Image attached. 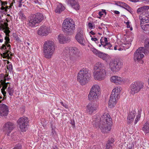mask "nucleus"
Returning <instances> with one entry per match:
<instances>
[{
	"mask_svg": "<svg viewBox=\"0 0 149 149\" xmlns=\"http://www.w3.org/2000/svg\"><path fill=\"white\" fill-rule=\"evenodd\" d=\"M65 1L66 3L68 4H70L71 6L76 2L75 0H65Z\"/></svg>",
	"mask_w": 149,
	"mask_h": 149,
	"instance_id": "41",
	"label": "nucleus"
},
{
	"mask_svg": "<svg viewBox=\"0 0 149 149\" xmlns=\"http://www.w3.org/2000/svg\"><path fill=\"white\" fill-rule=\"evenodd\" d=\"M1 7L0 9L4 11L7 12L8 9L10 10L11 9L12 5L8 6H7V3L6 1H1Z\"/></svg>",
	"mask_w": 149,
	"mask_h": 149,
	"instance_id": "25",
	"label": "nucleus"
},
{
	"mask_svg": "<svg viewBox=\"0 0 149 149\" xmlns=\"http://www.w3.org/2000/svg\"><path fill=\"white\" fill-rule=\"evenodd\" d=\"M8 25L6 22H4V25L2 26L3 28V30H4V32L6 33V35L7 36H8L9 33L10 31L9 29V28L8 27Z\"/></svg>",
	"mask_w": 149,
	"mask_h": 149,
	"instance_id": "29",
	"label": "nucleus"
},
{
	"mask_svg": "<svg viewBox=\"0 0 149 149\" xmlns=\"http://www.w3.org/2000/svg\"><path fill=\"white\" fill-rule=\"evenodd\" d=\"M10 79H10V78H9V77L6 78V80H7V81H9V80Z\"/></svg>",
	"mask_w": 149,
	"mask_h": 149,
	"instance_id": "62",
	"label": "nucleus"
},
{
	"mask_svg": "<svg viewBox=\"0 0 149 149\" xmlns=\"http://www.w3.org/2000/svg\"><path fill=\"white\" fill-rule=\"evenodd\" d=\"M119 44V43L116 44L114 48V49L115 50H118L119 51H121L123 50V49L121 47H120Z\"/></svg>",
	"mask_w": 149,
	"mask_h": 149,
	"instance_id": "40",
	"label": "nucleus"
},
{
	"mask_svg": "<svg viewBox=\"0 0 149 149\" xmlns=\"http://www.w3.org/2000/svg\"><path fill=\"white\" fill-rule=\"evenodd\" d=\"M75 25L71 19H66L62 24V29L63 31L68 33H72L74 30Z\"/></svg>",
	"mask_w": 149,
	"mask_h": 149,
	"instance_id": "9",
	"label": "nucleus"
},
{
	"mask_svg": "<svg viewBox=\"0 0 149 149\" xmlns=\"http://www.w3.org/2000/svg\"><path fill=\"white\" fill-rule=\"evenodd\" d=\"M118 98V97L111 95L109 102V107L112 108L114 107L117 103V100Z\"/></svg>",
	"mask_w": 149,
	"mask_h": 149,
	"instance_id": "23",
	"label": "nucleus"
},
{
	"mask_svg": "<svg viewBox=\"0 0 149 149\" xmlns=\"http://www.w3.org/2000/svg\"><path fill=\"white\" fill-rule=\"evenodd\" d=\"M120 6L125 8L127 10H128L130 9V7L129 6L125 3L122 2H120Z\"/></svg>",
	"mask_w": 149,
	"mask_h": 149,
	"instance_id": "35",
	"label": "nucleus"
},
{
	"mask_svg": "<svg viewBox=\"0 0 149 149\" xmlns=\"http://www.w3.org/2000/svg\"><path fill=\"white\" fill-rule=\"evenodd\" d=\"M110 80L111 82L117 85L120 84L124 82L123 78L116 75L111 77L110 78Z\"/></svg>",
	"mask_w": 149,
	"mask_h": 149,
	"instance_id": "19",
	"label": "nucleus"
},
{
	"mask_svg": "<svg viewBox=\"0 0 149 149\" xmlns=\"http://www.w3.org/2000/svg\"><path fill=\"white\" fill-rule=\"evenodd\" d=\"M13 149H21V146L20 145L17 146L15 147Z\"/></svg>",
	"mask_w": 149,
	"mask_h": 149,
	"instance_id": "53",
	"label": "nucleus"
},
{
	"mask_svg": "<svg viewBox=\"0 0 149 149\" xmlns=\"http://www.w3.org/2000/svg\"><path fill=\"white\" fill-rule=\"evenodd\" d=\"M84 33L83 29L79 28L77 30L75 38L77 41L82 45H84L85 40L84 38Z\"/></svg>",
	"mask_w": 149,
	"mask_h": 149,
	"instance_id": "14",
	"label": "nucleus"
},
{
	"mask_svg": "<svg viewBox=\"0 0 149 149\" xmlns=\"http://www.w3.org/2000/svg\"><path fill=\"white\" fill-rule=\"evenodd\" d=\"M3 25H4V23L3 24L1 25V27L0 26V30H1L2 29V30H3V28L2 27V26Z\"/></svg>",
	"mask_w": 149,
	"mask_h": 149,
	"instance_id": "60",
	"label": "nucleus"
},
{
	"mask_svg": "<svg viewBox=\"0 0 149 149\" xmlns=\"http://www.w3.org/2000/svg\"><path fill=\"white\" fill-rule=\"evenodd\" d=\"M34 2L38 4H40L41 3V0H35Z\"/></svg>",
	"mask_w": 149,
	"mask_h": 149,
	"instance_id": "49",
	"label": "nucleus"
},
{
	"mask_svg": "<svg viewBox=\"0 0 149 149\" xmlns=\"http://www.w3.org/2000/svg\"><path fill=\"white\" fill-rule=\"evenodd\" d=\"M43 55L46 58H52L54 53L55 46L54 42L47 40L45 41L43 45Z\"/></svg>",
	"mask_w": 149,
	"mask_h": 149,
	"instance_id": "4",
	"label": "nucleus"
},
{
	"mask_svg": "<svg viewBox=\"0 0 149 149\" xmlns=\"http://www.w3.org/2000/svg\"><path fill=\"white\" fill-rule=\"evenodd\" d=\"M112 46L111 44L109 43H108L103 47L105 49H112V48H111L112 47Z\"/></svg>",
	"mask_w": 149,
	"mask_h": 149,
	"instance_id": "43",
	"label": "nucleus"
},
{
	"mask_svg": "<svg viewBox=\"0 0 149 149\" xmlns=\"http://www.w3.org/2000/svg\"><path fill=\"white\" fill-rule=\"evenodd\" d=\"M55 131L54 130V128H52L51 132V133L52 134L54 135L55 134Z\"/></svg>",
	"mask_w": 149,
	"mask_h": 149,
	"instance_id": "52",
	"label": "nucleus"
},
{
	"mask_svg": "<svg viewBox=\"0 0 149 149\" xmlns=\"http://www.w3.org/2000/svg\"><path fill=\"white\" fill-rule=\"evenodd\" d=\"M79 53L78 49L76 47H67L65 48L63 53V58L67 61L70 62L73 61L74 59V58L71 55V54L77 56Z\"/></svg>",
	"mask_w": 149,
	"mask_h": 149,
	"instance_id": "5",
	"label": "nucleus"
},
{
	"mask_svg": "<svg viewBox=\"0 0 149 149\" xmlns=\"http://www.w3.org/2000/svg\"><path fill=\"white\" fill-rule=\"evenodd\" d=\"M144 87V83L142 81H136L132 82L130 85L128 92L130 95H134L140 91Z\"/></svg>",
	"mask_w": 149,
	"mask_h": 149,
	"instance_id": "8",
	"label": "nucleus"
},
{
	"mask_svg": "<svg viewBox=\"0 0 149 149\" xmlns=\"http://www.w3.org/2000/svg\"><path fill=\"white\" fill-rule=\"evenodd\" d=\"M90 76L88 69L83 68L79 71L78 74L77 80L81 85H85L89 81Z\"/></svg>",
	"mask_w": 149,
	"mask_h": 149,
	"instance_id": "7",
	"label": "nucleus"
},
{
	"mask_svg": "<svg viewBox=\"0 0 149 149\" xmlns=\"http://www.w3.org/2000/svg\"><path fill=\"white\" fill-rule=\"evenodd\" d=\"M138 115L136 116V118L135 120V121L134 122L135 124H136L139 120L141 116V114L142 111V108L139 107V108H138Z\"/></svg>",
	"mask_w": 149,
	"mask_h": 149,
	"instance_id": "31",
	"label": "nucleus"
},
{
	"mask_svg": "<svg viewBox=\"0 0 149 149\" xmlns=\"http://www.w3.org/2000/svg\"><path fill=\"white\" fill-rule=\"evenodd\" d=\"M144 49L147 53L149 52V38L145 40Z\"/></svg>",
	"mask_w": 149,
	"mask_h": 149,
	"instance_id": "32",
	"label": "nucleus"
},
{
	"mask_svg": "<svg viewBox=\"0 0 149 149\" xmlns=\"http://www.w3.org/2000/svg\"><path fill=\"white\" fill-rule=\"evenodd\" d=\"M90 33L92 35H94L95 34V33L93 32L92 31H91L90 32Z\"/></svg>",
	"mask_w": 149,
	"mask_h": 149,
	"instance_id": "61",
	"label": "nucleus"
},
{
	"mask_svg": "<svg viewBox=\"0 0 149 149\" xmlns=\"http://www.w3.org/2000/svg\"><path fill=\"white\" fill-rule=\"evenodd\" d=\"M149 9L148 6H143L139 8L137 12L140 14L139 19L140 20L141 27L144 31L149 34V14L146 13Z\"/></svg>",
	"mask_w": 149,
	"mask_h": 149,
	"instance_id": "2",
	"label": "nucleus"
},
{
	"mask_svg": "<svg viewBox=\"0 0 149 149\" xmlns=\"http://www.w3.org/2000/svg\"><path fill=\"white\" fill-rule=\"evenodd\" d=\"M2 97L0 96V99H2ZM5 99V98L4 97H3V99L1 100H0V103L4 99Z\"/></svg>",
	"mask_w": 149,
	"mask_h": 149,
	"instance_id": "58",
	"label": "nucleus"
},
{
	"mask_svg": "<svg viewBox=\"0 0 149 149\" xmlns=\"http://www.w3.org/2000/svg\"><path fill=\"white\" fill-rule=\"evenodd\" d=\"M128 11H129L130 13L131 14H132V13H133V11H132V10L130 9H130L129 10H128Z\"/></svg>",
	"mask_w": 149,
	"mask_h": 149,
	"instance_id": "59",
	"label": "nucleus"
},
{
	"mask_svg": "<svg viewBox=\"0 0 149 149\" xmlns=\"http://www.w3.org/2000/svg\"><path fill=\"white\" fill-rule=\"evenodd\" d=\"M22 2H18V6L19 7L21 8L22 7Z\"/></svg>",
	"mask_w": 149,
	"mask_h": 149,
	"instance_id": "55",
	"label": "nucleus"
},
{
	"mask_svg": "<svg viewBox=\"0 0 149 149\" xmlns=\"http://www.w3.org/2000/svg\"><path fill=\"white\" fill-rule=\"evenodd\" d=\"M50 28L45 26H41L37 31V34L41 36H46L50 33Z\"/></svg>",
	"mask_w": 149,
	"mask_h": 149,
	"instance_id": "17",
	"label": "nucleus"
},
{
	"mask_svg": "<svg viewBox=\"0 0 149 149\" xmlns=\"http://www.w3.org/2000/svg\"><path fill=\"white\" fill-rule=\"evenodd\" d=\"M8 108L4 104H0V114L1 116H6L8 113Z\"/></svg>",
	"mask_w": 149,
	"mask_h": 149,
	"instance_id": "20",
	"label": "nucleus"
},
{
	"mask_svg": "<svg viewBox=\"0 0 149 149\" xmlns=\"http://www.w3.org/2000/svg\"><path fill=\"white\" fill-rule=\"evenodd\" d=\"M19 128L22 132H26L28 127V120L27 117H23L19 118L17 121Z\"/></svg>",
	"mask_w": 149,
	"mask_h": 149,
	"instance_id": "12",
	"label": "nucleus"
},
{
	"mask_svg": "<svg viewBox=\"0 0 149 149\" xmlns=\"http://www.w3.org/2000/svg\"><path fill=\"white\" fill-rule=\"evenodd\" d=\"M127 25V28H130L131 26L130 25V22L129 21H127V22L125 23Z\"/></svg>",
	"mask_w": 149,
	"mask_h": 149,
	"instance_id": "50",
	"label": "nucleus"
},
{
	"mask_svg": "<svg viewBox=\"0 0 149 149\" xmlns=\"http://www.w3.org/2000/svg\"><path fill=\"white\" fill-rule=\"evenodd\" d=\"M8 92L9 95L10 96H12L14 93V89L10 87H9L8 88Z\"/></svg>",
	"mask_w": 149,
	"mask_h": 149,
	"instance_id": "39",
	"label": "nucleus"
},
{
	"mask_svg": "<svg viewBox=\"0 0 149 149\" xmlns=\"http://www.w3.org/2000/svg\"><path fill=\"white\" fill-rule=\"evenodd\" d=\"M91 40L93 41H95L96 43L97 41V39L95 38H91Z\"/></svg>",
	"mask_w": 149,
	"mask_h": 149,
	"instance_id": "51",
	"label": "nucleus"
},
{
	"mask_svg": "<svg viewBox=\"0 0 149 149\" xmlns=\"http://www.w3.org/2000/svg\"><path fill=\"white\" fill-rule=\"evenodd\" d=\"M120 87L117 86L113 89L111 95L118 97L120 93Z\"/></svg>",
	"mask_w": 149,
	"mask_h": 149,
	"instance_id": "26",
	"label": "nucleus"
},
{
	"mask_svg": "<svg viewBox=\"0 0 149 149\" xmlns=\"http://www.w3.org/2000/svg\"><path fill=\"white\" fill-rule=\"evenodd\" d=\"M71 6L77 10H79L80 8V5L79 3L76 2L72 5Z\"/></svg>",
	"mask_w": 149,
	"mask_h": 149,
	"instance_id": "37",
	"label": "nucleus"
},
{
	"mask_svg": "<svg viewBox=\"0 0 149 149\" xmlns=\"http://www.w3.org/2000/svg\"><path fill=\"white\" fill-rule=\"evenodd\" d=\"M65 7L61 3H58L56 7L55 12L56 13L59 14L65 9Z\"/></svg>",
	"mask_w": 149,
	"mask_h": 149,
	"instance_id": "27",
	"label": "nucleus"
},
{
	"mask_svg": "<svg viewBox=\"0 0 149 149\" xmlns=\"http://www.w3.org/2000/svg\"><path fill=\"white\" fill-rule=\"evenodd\" d=\"M100 41L101 44H99L98 45V46L100 47H101V45L104 47L108 43L107 38L106 37H102L100 39Z\"/></svg>",
	"mask_w": 149,
	"mask_h": 149,
	"instance_id": "30",
	"label": "nucleus"
},
{
	"mask_svg": "<svg viewBox=\"0 0 149 149\" xmlns=\"http://www.w3.org/2000/svg\"><path fill=\"white\" fill-rule=\"evenodd\" d=\"M109 61V68L112 72L115 73L120 70L122 66L121 63L111 60Z\"/></svg>",
	"mask_w": 149,
	"mask_h": 149,
	"instance_id": "13",
	"label": "nucleus"
},
{
	"mask_svg": "<svg viewBox=\"0 0 149 149\" xmlns=\"http://www.w3.org/2000/svg\"><path fill=\"white\" fill-rule=\"evenodd\" d=\"M104 64L101 62H98L95 65L93 73L94 79L96 80L102 81L107 77V71L105 68Z\"/></svg>",
	"mask_w": 149,
	"mask_h": 149,
	"instance_id": "3",
	"label": "nucleus"
},
{
	"mask_svg": "<svg viewBox=\"0 0 149 149\" xmlns=\"http://www.w3.org/2000/svg\"><path fill=\"white\" fill-rule=\"evenodd\" d=\"M5 40H6L5 41L6 45H3L1 47V49L4 50L7 49V50H6L5 52L3 53V54L5 57H9V54H8V52H10L9 50L10 49V44H8L10 42V38L9 37L6 36L5 38Z\"/></svg>",
	"mask_w": 149,
	"mask_h": 149,
	"instance_id": "15",
	"label": "nucleus"
},
{
	"mask_svg": "<svg viewBox=\"0 0 149 149\" xmlns=\"http://www.w3.org/2000/svg\"><path fill=\"white\" fill-rule=\"evenodd\" d=\"M93 126L96 128H100L102 132L107 133L111 130L112 122L109 114L105 113L101 118L93 116Z\"/></svg>",
	"mask_w": 149,
	"mask_h": 149,
	"instance_id": "1",
	"label": "nucleus"
},
{
	"mask_svg": "<svg viewBox=\"0 0 149 149\" xmlns=\"http://www.w3.org/2000/svg\"><path fill=\"white\" fill-rule=\"evenodd\" d=\"M100 94V88L98 85H93L91 89L90 92L88 95L89 100H94L97 99Z\"/></svg>",
	"mask_w": 149,
	"mask_h": 149,
	"instance_id": "10",
	"label": "nucleus"
},
{
	"mask_svg": "<svg viewBox=\"0 0 149 149\" xmlns=\"http://www.w3.org/2000/svg\"><path fill=\"white\" fill-rule=\"evenodd\" d=\"M23 0H18V2H22V1Z\"/></svg>",
	"mask_w": 149,
	"mask_h": 149,
	"instance_id": "63",
	"label": "nucleus"
},
{
	"mask_svg": "<svg viewBox=\"0 0 149 149\" xmlns=\"http://www.w3.org/2000/svg\"><path fill=\"white\" fill-rule=\"evenodd\" d=\"M103 12H99V15L101 16H102V15H104V14H106V12H105V10H102Z\"/></svg>",
	"mask_w": 149,
	"mask_h": 149,
	"instance_id": "47",
	"label": "nucleus"
},
{
	"mask_svg": "<svg viewBox=\"0 0 149 149\" xmlns=\"http://www.w3.org/2000/svg\"><path fill=\"white\" fill-rule=\"evenodd\" d=\"M97 56L107 63L111 60V57L108 54L101 52L98 53Z\"/></svg>",
	"mask_w": 149,
	"mask_h": 149,
	"instance_id": "22",
	"label": "nucleus"
},
{
	"mask_svg": "<svg viewBox=\"0 0 149 149\" xmlns=\"http://www.w3.org/2000/svg\"><path fill=\"white\" fill-rule=\"evenodd\" d=\"M98 104L91 103L88 104L86 107V111L88 114H93L98 109Z\"/></svg>",
	"mask_w": 149,
	"mask_h": 149,
	"instance_id": "16",
	"label": "nucleus"
},
{
	"mask_svg": "<svg viewBox=\"0 0 149 149\" xmlns=\"http://www.w3.org/2000/svg\"><path fill=\"white\" fill-rule=\"evenodd\" d=\"M3 127L4 131L9 133L15 127V125L13 123L8 122L4 124Z\"/></svg>",
	"mask_w": 149,
	"mask_h": 149,
	"instance_id": "18",
	"label": "nucleus"
},
{
	"mask_svg": "<svg viewBox=\"0 0 149 149\" xmlns=\"http://www.w3.org/2000/svg\"><path fill=\"white\" fill-rule=\"evenodd\" d=\"M44 19V16L42 13H40L32 15L29 17L27 25L31 27H34L36 25L39 24Z\"/></svg>",
	"mask_w": 149,
	"mask_h": 149,
	"instance_id": "6",
	"label": "nucleus"
},
{
	"mask_svg": "<svg viewBox=\"0 0 149 149\" xmlns=\"http://www.w3.org/2000/svg\"><path fill=\"white\" fill-rule=\"evenodd\" d=\"M57 39L59 42L61 44H64L66 42L67 39L63 34H60L58 37Z\"/></svg>",
	"mask_w": 149,
	"mask_h": 149,
	"instance_id": "28",
	"label": "nucleus"
},
{
	"mask_svg": "<svg viewBox=\"0 0 149 149\" xmlns=\"http://www.w3.org/2000/svg\"><path fill=\"white\" fill-rule=\"evenodd\" d=\"M143 130L146 133L149 132V125L148 124L145 125L143 128Z\"/></svg>",
	"mask_w": 149,
	"mask_h": 149,
	"instance_id": "38",
	"label": "nucleus"
},
{
	"mask_svg": "<svg viewBox=\"0 0 149 149\" xmlns=\"http://www.w3.org/2000/svg\"><path fill=\"white\" fill-rule=\"evenodd\" d=\"M147 53L144 50V47H140L136 50L134 54V59L135 62H141L143 63L142 59L144 57L143 54H146Z\"/></svg>",
	"mask_w": 149,
	"mask_h": 149,
	"instance_id": "11",
	"label": "nucleus"
},
{
	"mask_svg": "<svg viewBox=\"0 0 149 149\" xmlns=\"http://www.w3.org/2000/svg\"><path fill=\"white\" fill-rule=\"evenodd\" d=\"M114 13H115V14H119L120 13V12L117 10H115L114 11Z\"/></svg>",
	"mask_w": 149,
	"mask_h": 149,
	"instance_id": "56",
	"label": "nucleus"
},
{
	"mask_svg": "<svg viewBox=\"0 0 149 149\" xmlns=\"http://www.w3.org/2000/svg\"><path fill=\"white\" fill-rule=\"evenodd\" d=\"M132 40L130 39H126V40L123 43L120 42L119 45L120 47L123 49V50L129 48L131 46Z\"/></svg>",
	"mask_w": 149,
	"mask_h": 149,
	"instance_id": "21",
	"label": "nucleus"
},
{
	"mask_svg": "<svg viewBox=\"0 0 149 149\" xmlns=\"http://www.w3.org/2000/svg\"><path fill=\"white\" fill-rule=\"evenodd\" d=\"M113 145V141L112 140V141H111L109 140L106 144V149H112Z\"/></svg>",
	"mask_w": 149,
	"mask_h": 149,
	"instance_id": "34",
	"label": "nucleus"
},
{
	"mask_svg": "<svg viewBox=\"0 0 149 149\" xmlns=\"http://www.w3.org/2000/svg\"><path fill=\"white\" fill-rule=\"evenodd\" d=\"M8 76L7 75L5 76L4 74H0V80L2 81V84H3L5 81H6V77Z\"/></svg>",
	"mask_w": 149,
	"mask_h": 149,
	"instance_id": "36",
	"label": "nucleus"
},
{
	"mask_svg": "<svg viewBox=\"0 0 149 149\" xmlns=\"http://www.w3.org/2000/svg\"><path fill=\"white\" fill-rule=\"evenodd\" d=\"M60 104L62 105H63V104H63V102H60Z\"/></svg>",
	"mask_w": 149,
	"mask_h": 149,
	"instance_id": "64",
	"label": "nucleus"
},
{
	"mask_svg": "<svg viewBox=\"0 0 149 149\" xmlns=\"http://www.w3.org/2000/svg\"><path fill=\"white\" fill-rule=\"evenodd\" d=\"M3 39L1 35L0 34V42H2L3 41Z\"/></svg>",
	"mask_w": 149,
	"mask_h": 149,
	"instance_id": "54",
	"label": "nucleus"
},
{
	"mask_svg": "<svg viewBox=\"0 0 149 149\" xmlns=\"http://www.w3.org/2000/svg\"><path fill=\"white\" fill-rule=\"evenodd\" d=\"M64 107L66 109H68V106L65 104H64L63 105Z\"/></svg>",
	"mask_w": 149,
	"mask_h": 149,
	"instance_id": "57",
	"label": "nucleus"
},
{
	"mask_svg": "<svg viewBox=\"0 0 149 149\" xmlns=\"http://www.w3.org/2000/svg\"><path fill=\"white\" fill-rule=\"evenodd\" d=\"M88 26L90 29H93L95 27L94 25H93L92 23H89L88 24Z\"/></svg>",
	"mask_w": 149,
	"mask_h": 149,
	"instance_id": "45",
	"label": "nucleus"
},
{
	"mask_svg": "<svg viewBox=\"0 0 149 149\" xmlns=\"http://www.w3.org/2000/svg\"><path fill=\"white\" fill-rule=\"evenodd\" d=\"M7 64L8 65L7 66V69L10 71H11L13 69V66L11 63H10L9 61H7Z\"/></svg>",
	"mask_w": 149,
	"mask_h": 149,
	"instance_id": "42",
	"label": "nucleus"
},
{
	"mask_svg": "<svg viewBox=\"0 0 149 149\" xmlns=\"http://www.w3.org/2000/svg\"><path fill=\"white\" fill-rule=\"evenodd\" d=\"M91 51L92 52L95 54H96L97 56H98V54L100 52V51L97 50L95 48H92L91 49Z\"/></svg>",
	"mask_w": 149,
	"mask_h": 149,
	"instance_id": "44",
	"label": "nucleus"
},
{
	"mask_svg": "<svg viewBox=\"0 0 149 149\" xmlns=\"http://www.w3.org/2000/svg\"><path fill=\"white\" fill-rule=\"evenodd\" d=\"M136 114V112L134 110H132L128 114L127 119V123L130 124L133 121Z\"/></svg>",
	"mask_w": 149,
	"mask_h": 149,
	"instance_id": "24",
	"label": "nucleus"
},
{
	"mask_svg": "<svg viewBox=\"0 0 149 149\" xmlns=\"http://www.w3.org/2000/svg\"><path fill=\"white\" fill-rule=\"evenodd\" d=\"M19 18L22 21H25L26 19V17L24 14L22 12H19Z\"/></svg>",
	"mask_w": 149,
	"mask_h": 149,
	"instance_id": "33",
	"label": "nucleus"
},
{
	"mask_svg": "<svg viewBox=\"0 0 149 149\" xmlns=\"http://www.w3.org/2000/svg\"><path fill=\"white\" fill-rule=\"evenodd\" d=\"M5 89H4L2 88L1 90V92L4 96L3 97H5V96L6 95V91H5Z\"/></svg>",
	"mask_w": 149,
	"mask_h": 149,
	"instance_id": "46",
	"label": "nucleus"
},
{
	"mask_svg": "<svg viewBox=\"0 0 149 149\" xmlns=\"http://www.w3.org/2000/svg\"><path fill=\"white\" fill-rule=\"evenodd\" d=\"M2 86H3L2 88L4 89H5L6 88L7 86V83H6V81H5V82L3 84V85Z\"/></svg>",
	"mask_w": 149,
	"mask_h": 149,
	"instance_id": "48",
	"label": "nucleus"
}]
</instances>
